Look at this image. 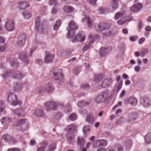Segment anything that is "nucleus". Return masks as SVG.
<instances>
[{
	"mask_svg": "<svg viewBox=\"0 0 151 151\" xmlns=\"http://www.w3.org/2000/svg\"><path fill=\"white\" fill-rule=\"evenodd\" d=\"M78 27L77 24L74 21L72 20L68 22L67 29L68 30L67 37L73 42L76 43L78 41L83 42L85 40V36L83 32L79 33L77 35H75V31Z\"/></svg>",
	"mask_w": 151,
	"mask_h": 151,
	"instance_id": "obj_1",
	"label": "nucleus"
},
{
	"mask_svg": "<svg viewBox=\"0 0 151 151\" xmlns=\"http://www.w3.org/2000/svg\"><path fill=\"white\" fill-rule=\"evenodd\" d=\"M49 75L52 79L61 82L63 81L64 75L62 70L60 68L52 69L49 73Z\"/></svg>",
	"mask_w": 151,
	"mask_h": 151,
	"instance_id": "obj_2",
	"label": "nucleus"
},
{
	"mask_svg": "<svg viewBox=\"0 0 151 151\" xmlns=\"http://www.w3.org/2000/svg\"><path fill=\"white\" fill-rule=\"evenodd\" d=\"M53 86L50 83H46L43 88L39 87L36 88L35 92L37 94H40L43 92H45L48 93H51L54 90Z\"/></svg>",
	"mask_w": 151,
	"mask_h": 151,
	"instance_id": "obj_3",
	"label": "nucleus"
},
{
	"mask_svg": "<svg viewBox=\"0 0 151 151\" xmlns=\"http://www.w3.org/2000/svg\"><path fill=\"white\" fill-rule=\"evenodd\" d=\"M76 127L73 124L68 126V131H67V140L70 143H73L74 141L73 136L74 132L76 130Z\"/></svg>",
	"mask_w": 151,
	"mask_h": 151,
	"instance_id": "obj_4",
	"label": "nucleus"
},
{
	"mask_svg": "<svg viewBox=\"0 0 151 151\" xmlns=\"http://www.w3.org/2000/svg\"><path fill=\"white\" fill-rule=\"evenodd\" d=\"M102 79V76L100 75H95L94 77V80L95 82L99 83L101 86L103 88H107L111 84L113 81L111 79H109L104 81L103 82H101V80Z\"/></svg>",
	"mask_w": 151,
	"mask_h": 151,
	"instance_id": "obj_5",
	"label": "nucleus"
},
{
	"mask_svg": "<svg viewBox=\"0 0 151 151\" xmlns=\"http://www.w3.org/2000/svg\"><path fill=\"white\" fill-rule=\"evenodd\" d=\"M7 100L12 105L14 106L20 105L22 103L21 101L18 100L15 95L10 92L8 93Z\"/></svg>",
	"mask_w": 151,
	"mask_h": 151,
	"instance_id": "obj_6",
	"label": "nucleus"
},
{
	"mask_svg": "<svg viewBox=\"0 0 151 151\" xmlns=\"http://www.w3.org/2000/svg\"><path fill=\"white\" fill-rule=\"evenodd\" d=\"M109 95V93L107 91L101 93L99 95L96 97L94 99V100L96 104L102 103L108 98Z\"/></svg>",
	"mask_w": 151,
	"mask_h": 151,
	"instance_id": "obj_7",
	"label": "nucleus"
},
{
	"mask_svg": "<svg viewBox=\"0 0 151 151\" xmlns=\"http://www.w3.org/2000/svg\"><path fill=\"white\" fill-rule=\"evenodd\" d=\"M2 76L3 78H5L8 77L13 76V78H17L18 79H20L23 77L20 73H16L15 72L10 71H6Z\"/></svg>",
	"mask_w": 151,
	"mask_h": 151,
	"instance_id": "obj_8",
	"label": "nucleus"
},
{
	"mask_svg": "<svg viewBox=\"0 0 151 151\" xmlns=\"http://www.w3.org/2000/svg\"><path fill=\"white\" fill-rule=\"evenodd\" d=\"M35 48H36L35 47L32 48L29 51L30 54L29 55V54H27L26 52H22L19 55V58L22 60L24 63L26 64L27 63L28 61V57L32 54V52L35 50Z\"/></svg>",
	"mask_w": 151,
	"mask_h": 151,
	"instance_id": "obj_9",
	"label": "nucleus"
},
{
	"mask_svg": "<svg viewBox=\"0 0 151 151\" xmlns=\"http://www.w3.org/2000/svg\"><path fill=\"white\" fill-rule=\"evenodd\" d=\"M45 106L48 111L56 109L59 106H63V104L54 101L47 102L45 104Z\"/></svg>",
	"mask_w": 151,
	"mask_h": 151,
	"instance_id": "obj_10",
	"label": "nucleus"
},
{
	"mask_svg": "<svg viewBox=\"0 0 151 151\" xmlns=\"http://www.w3.org/2000/svg\"><path fill=\"white\" fill-rule=\"evenodd\" d=\"M5 27L8 31H12L14 29V23L13 21L7 19L6 21Z\"/></svg>",
	"mask_w": 151,
	"mask_h": 151,
	"instance_id": "obj_11",
	"label": "nucleus"
},
{
	"mask_svg": "<svg viewBox=\"0 0 151 151\" xmlns=\"http://www.w3.org/2000/svg\"><path fill=\"white\" fill-rule=\"evenodd\" d=\"M54 58V56L53 54L49 52H46L44 62L47 63H50L52 61Z\"/></svg>",
	"mask_w": 151,
	"mask_h": 151,
	"instance_id": "obj_12",
	"label": "nucleus"
},
{
	"mask_svg": "<svg viewBox=\"0 0 151 151\" xmlns=\"http://www.w3.org/2000/svg\"><path fill=\"white\" fill-rule=\"evenodd\" d=\"M107 145V142L106 140L101 139L96 140L93 144V145L94 147H97L100 146H105Z\"/></svg>",
	"mask_w": 151,
	"mask_h": 151,
	"instance_id": "obj_13",
	"label": "nucleus"
},
{
	"mask_svg": "<svg viewBox=\"0 0 151 151\" xmlns=\"http://www.w3.org/2000/svg\"><path fill=\"white\" fill-rule=\"evenodd\" d=\"M120 77L119 76L117 77L116 79L117 82L114 87V90L117 93L121 89L122 86V81H120Z\"/></svg>",
	"mask_w": 151,
	"mask_h": 151,
	"instance_id": "obj_14",
	"label": "nucleus"
},
{
	"mask_svg": "<svg viewBox=\"0 0 151 151\" xmlns=\"http://www.w3.org/2000/svg\"><path fill=\"white\" fill-rule=\"evenodd\" d=\"M142 7V4L138 3L134 4L130 8V11L132 12H137L139 11Z\"/></svg>",
	"mask_w": 151,
	"mask_h": 151,
	"instance_id": "obj_15",
	"label": "nucleus"
},
{
	"mask_svg": "<svg viewBox=\"0 0 151 151\" xmlns=\"http://www.w3.org/2000/svg\"><path fill=\"white\" fill-rule=\"evenodd\" d=\"M125 101L127 102L128 104H129L133 106L136 105L137 103L136 99L134 97L129 98L125 100Z\"/></svg>",
	"mask_w": 151,
	"mask_h": 151,
	"instance_id": "obj_16",
	"label": "nucleus"
},
{
	"mask_svg": "<svg viewBox=\"0 0 151 151\" xmlns=\"http://www.w3.org/2000/svg\"><path fill=\"white\" fill-rule=\"evenodd\" d=\"M17 3L19 5L18 7L21 9H24L29 6V3L26 2L19 1Z\"/></svg>",
	"mask_w": 151,
	"mask_h": 151,
	"instance_id": "obj_17",
	"label": "nucleus"
},
{
	"mask_svg": "<svg viewBox=\"0 0 151 151\" xmlns=\"http://www.w3.org/2000/svg\"><path fill=\"white\" fill-rule=\"evenodd\" d=\"M94 37L92 35H90L88 39L90 44L88 45L85 46L83 48V51H86L88 50L91 47V44L93 43L94 40Z\"/></svg>",
	"mask_w": 151,
	"mask_h": 151,
	"instance_id": "obj_18",
	"label": "nucleus"
},
{
	"mask_svg": "<svg viewBox=\"0 0 151 151\" xmlns=\"http://www.w3.org/2000/svg\"><path fill=\"white\" fill-rule=\"evenodd\" d=\"M86 19L87 20V24L88 27L90 28L91 27L93 26V23L92 20L88 17H86V18H84L82 19V22H84Z\"/></svg>",
	"mask_w": 151,
	"mask_h": 151,
	"instance_id": "obj_19",
	"label": "nucleus"
},
{
	"mask_svg": "<svg viewBox=\"0 0 151 151\" xmlns=\"http://www.w3.org/2000/svg\"><path fill=\"white\" fill-rule=\"evenodd\" d=\"M12 120V118L4 117L1 119V122L2 124L5 125L9 124Z\"/></svg>",
	"mask_w": 151,
	"mask_h": 151,
	"instance_id": "obj_20",
	"label": "nucleus"
},
{
	"mask_svg": "<svg viewBox=\"0 0 151 151\" xmlns=\"http://www.w3.org/2000/svg\"><path fill=\"white\" fill-rule=\"evenodd\" d=\"M24 124H26V125H29V124L27 122V120L26 119H22L18 120L17 122L16 123V124H14V125L15 126H20Z\"/></svg>",
	"mask_w": 151,
	"mask_h": 151,
	"instance_id": "obj_21",
	"label": "nucleus"
},
{
	"mask_svg": "<svg viewBox=\"0 0 151 151\" xmlns=\"http://www.w3.org/2000/svg\"><path fill=\"white\" fill-rule=\"evenodd\" d=\"M47 143L46 142H44L40 145V146L38 147L37 151H46V149Z\"/></svg>",
	"mask_w": 151,
	"mask_h": 151,
	"instance_id": "obj_22",
	"label": "nucleus"
},
{
	"mask_svg": "<svg viewBox=\"0 0 151 151\" xmlns=\"http://www.w3.org/2000/svg\"><path fill=\"white\" fill-rule=\"evenodd\" d=\"M141 103L145 107H148L150 105V103L149 100L147 99H144L142 98L140 99Z\"/></svg>",
	"mask_w": 151,
	"mask_h": 151,
	"instance_id": "obj_23",
	"label": "nucleus"
},
{
	"mask_svg": "<svg viewBox=\"0 0 151 151\" xmlns=\"http://www.w3.org/2000/svg\"><path fill=\"white\" fill-rule=\"evenodd\" d=\"M94 117L91 114H90L88 115L86 119V121L89 123H91L94 122Z\"/></svg>",
	"mask_w": 151,
	"mask_h": 151,
	"instance_id": "obj_24",
	"label": "nucleus"
},
{
	"mask_svg": "<svg viewBox=\"0 0 151 151\" xmlns=\"http://www.w3.org/2000/svg\"><path fill=\"white\" fill-rule=\"evenodd\" d=\"M34 114L37 116H42L44 115L43 111L41 109L36 110L34 113Z\"/></svg>",
	"mask_w": 151,
	"mask_h": 151,
	"instance_id": "obj_25",
	"label": "nucleus"
},
{
	"mask_svg": "<svg viewBox=\"0 0 151 151\" xmlns=\"http://www.w3.org/2000/svg\"><path fill=\"white\" fill-rule=\"evenodd\" d=\"M13 112L15 114L20 116L21 114H22L24 112V109L22 108H19L17 109L14 110Z\"/></svg>",
	"mask_w": 151,
	"mask_h": 151,
	"instance_id": "obj_26",
	"label": "nucleus"
},
{
	"mask_svg": "<svg viewBox=\"0 0 151 151\" xmlns=\"http://www.w3.org/2000/svg\"><path fill=\"white\" fill-rule=\"evenodd\" d=\"M83 132L86 135H87L90 132V128L89 126L87 125L84 126L83 129Z\"/></svg>",
	"mask_w": 151,
	"mask_h": 151,
	"instance_id": "obj_27",
	"label": "nucleus"
},
{
	"mask_svg": "<svg viewBox=\"0 0 151 151\" xmlns=\"http://www.w3.org/2000/svg\"><path fill=\"white\" fill-rule=\"evenodd\" d=\"M145 140L146 143L149 144L151 142V133H148L145 136Z\"/></svg>",
	"mask_w": 151,
	"mask_h": 151,
	"instance_id": "obj_28",
	"label": "nucleus"
},
{
	"mask_svg": "<svg viewBox=\"0 0 151 151\" xmlns=\"http://www.w3.org/2000/svg\"><path fill=\"white\" fill-rule=\"evenodd\" d=\"M108 50L107 48H101L100 50L99 54L101 57L104 56L107 52Z\"/></svg>",
	"mask_w": 151,
	"mask_h": 151,
	"instance_id": "obj_29",
	"label": "nucleus"
},
{
	"mask_svg": "<svg viewBox=\"0 0 151 151\" xmlns=\"http://www.w3.org/2000/svg\"><path fill=\"white\" fill-rule=\"evenodd\" d=\"M37 30L41 33H45L47 32V29L45 27H37Z\"/></svg>",
	"mask_w": 151,
	"mask_h": 151,
	"instance_id": "obj_30",
	"label": "nucleus"
},
{
	"mask_svg": "<svg viewBox=\"0 0 151 151\" xmlns=\"http://www.w3.org/2000/svg\"><path fill=\"white\" fill-rule=\"evenodd\" d=\"M77 116L75 113H72L69 116L68 119L70 121H73L76 119Z\"/></svg>",
	"mask_w": 151,
	"mask_h": 151,
	"instance_id": "obj_31",
	"label": "nucleus"
},
{
	"mask_svg": "<svg viewBox=\"0 0 151 151\" xmlns=\"http://www.w3.org/2000/svg\"><path fill=\"white\" fill-rule=\"evenodd\" d=\"M55 148V144H52L49 146L48 150H46V151H54Z\"/></svg>",
	"mask_w": 151,
	"mask_h": 151,
	"instance_id": "obj_32",
	"label": "nucleus"
},
{
	"mask_svg": "<svg viewBox=\"0 0 151 151\" xmlns=\"http://www.w3.org/2000/svg\"><path fill=\"white\" fill-rule=\"evenodd\" d=\"M61 23L60 21L59 20H58L56 22L53 27V29L54 30H58L60 25Z\"/></svg>",
	"mask_w": 151,
	"mask_h": 151,
	"instance_id": "obj_33",
	"label": "nucleus"
},
{
	"mask_svg": "<svg viewBox=\"0 0 151 151\" xmlns=\"http://www.w3.org/2000/svg\"><path fill=\"white\" fill-rule=\"evenodd\" d=\"M75 10L74 9L70 6H67V13L73 12Z\"/></svg>",
	"mask_w": 151,
	"mask_h": 151,
	"instance_id": "obj_34",
	"label": "nucleus"
},
{
	"mask_svg": "<svg viewBox=\"0 0 151 151\" xmlns=\"http://www.w3.org/2000/svg\"><path fill=\"white\" fill-rule=\"evenodd\" d=\"M77 142L79 145L81 146H83L85 143V141L83 138H78Z\"/></svg>",
	"mask_w": 151,
	"mask_h": 151,
	"instance_id": "obj_35",
	"label": "nucleus"
},
{
	"mask_svg": "<svg viewBox=\"0 0 151 151\" xmlns=\"http://www.w3.org/2000/svg\"><path fill=\"white\" fill-rule=\"evenodd\" d=\"M22 37L23 38V40H19L17 42L18 45L20 46H22L23 44L24 43V41L26 39L25 36L24 35H22Z\"/></svg>",
	"mask_w": 151,
	"mask_h": 151,
	"instance_id": "obj_36",
	"label": "nucleus"
},
{
	"mask_svg": "<svg viewBox=\"0 0 151 151\" xmlns=\"http://www.w3.org/2000/svg\"><path fill=\"white\" fill-rule=\"evenodd\" d=\"M90 102H84L83 101H79L78 103V107H81L82 106H84L88 105Z\"/></svg>",
	"mask_w": 151,
	"mask_h": 151,
	"instance_id": "obj_37",
	"label": "nucleus"
},
{
	"mask_svg": "<svg viewBox=\"0 0 151 151\" xmlns=\"http://www.w3.org/2000/svg\"><path fill=\"white\" fill-rule=\"evenodd\" d=\"M106 24H100L98 25V28L99 31H102L104 29H106Z\"/></svg>",
	"mask_w": 151,
	"mask_h": 151,
	"instance_id": "obj_38",
	"label": "nucleus"
},
{
	"mask_svg": "<svg viewBox=\"0 0 151 151\" xmlns=\"http://www.w3.org/2000/svg\"><path fill=\"white\" fill-rule=\"evenodd\" d=\"M132 145V141L131 140H128L125 143V146L127 149L130 148Z\"/></svg>",
	"mask_w": 151,
	"mask_h": 151,
	"instance_id": "obj_39",
	"label": "nucleus"
},
{
	"mask_svg": "<svg viewBox=\"0 0 151 151\" xmlns=\"http://www.w3.org/2000/svg\"><path fill=\"white\" fill-rule=\"evenodd\" d=\"M127 21H128L127 20H125L124 19H122L117 21V23L119 25H122Z\"/></svg>",
	"mask_w": 151,
	"mask_h": 151,
	"instance_id": "obj_40",
	"label": "nucleus"
},
{
	"mask_svg": "<svg viewBox=\"0 0 151 151\" xmlns=\"http://www.w3.org/2000/svg\"><path fill=\"white\" fill-rule=\"evenodd\" d=\"M114 147L115 150H117L118 151H123L122 147L119 144H116Z\"/></svg>",
	"mask_w": 151,
	"mask_h": 151,
	"instance_id": "obj_41",
	"label": "nucleus"
},
{
	"mask_svg": "<svg viewBox=\"0 0 151 151\" xmlns=\"http://www.w3.org/2000/svg\"><path fill=\"white\" fill-rule=\"evenodd\" d=\"M124 12H118L114 16L115 18L116 19H117L120 18L121 17L124 15Z\"/></svg>",
	"mask_w": 151,
	"mask_h": 151,
	"instance_id": "obj_42",
	"label": "nucleus"
},
{
	"mask_svg": "<svg viewBox=\"0 0 151 151\" xmlns=\"http://www.w3.org/2000/svg\"><path fill=\"white\" fill-rule=\"evenodd\" d=\"M113 4L112 7L114 9H116L118 7L117 1V0H112Z\"/></svg>",
	"mask_w": 151,
	"mask_h": 151,
	"instance_id": "obj_43",
	"label": "nucleus"
},
{
	"mask_svg": "<svg viewBox=\"0 0 151 151\" xmlns=\"http://www.w3.org/2000/svg\"><path fill=\"white\" fill-rule=\"evenodd\" d=\"M23 15L24 18L28 19L30 18L31 15V14L27 12H25L23 13Z\"/></svg>",
	"mask_w": 151,
	"mask_h": 151,
	"instance_id": "obj_44",
	"label": "nucleus"
},
{
	"mask_svg": "<svg viewBox=\"0 0 151 151\" xmlns=\"http://www.w3.org/2000/svg\"><path fill=\"white\" fill-rule=\"evenodd\" d=\"M10 137L7 134H4L2 137V139L6 142L8 141L10 139Z\"/></svg>",
	"mask_w": 151,
	"mask_h": 151,
	"instance_id": "obj_45",
	"label": "nucleus"
},
{
	"mask_svg": "<svg viewBox=\"0 0 151 151\" xmlns=\"http://www.w3.org/2000/svg\"><path fill=\"white\" fill-rule=\"evenodd\" d=\"M57 3V1L56 0H50L49 4L50 5L55 6Z\"/></svg>",
	"mask_w": 151,
	"mask_h": 151,
	"instance_id": "obj_46",
	"label": "nucleus"
},
{
	"mask_svg": "<svg viewBox=\"0 0 151 151\" xmlns=\"http://www.w3.org/2000/svg\"><path fill=\"white\" fill-rule=\"evenodd\" d=\"M81 87L82 88L84 89H87L89 88V86L87 84H82Z\"/></svg>",
	"mask_w": 151,
	"mask_h": 151,
	"instance_id": "obj_47",
	"label": "nucleus"
},
{
	"mask_svg": "<svg viewBox=\"0 0 151 151\" xmlns=\"http://www.w3.org/2000/svg\"><path fill=\"white\" fill-rule=\"evenodd\" d=\"M6 49L5 45H3L0 46V51L1 52H4Z\"/></svg>",
	"mask_w": 151,
	"mask_h": 151,
	"instance_id": "obj_48",
	"label": "nucleus"
},
{
	"mask_svg": "<svg viewBox=\"0 0 151 151\" xmlns=\"http://www.w3.org/2000/svg\"><path fill=\"white\" fill-rule=\"evenodd\" d=\"M122 105V102L121 101H119L117 104L114 106L113 108L112 109L113 110H115V109L118 107V106H120Z\"/></svg>",
	"mask_w": 151,
	"mask_h": 151,
	"instance_id": "obj_49",
	"label": "nucleus"
},
{
	"mask_svg": "<svg viewBox=\"0 0 151 151\" xmlns=\"http://www.w3.org/2000/svg\"><path fill=\"white\" fill-rule=\"evenodd\" d=\"M122 119L123 117H121L119 119H118L116 122V124L119 125L122 123L123 122V121L122 120Z\"/></svg>",
	"mask_w": 151,
	"mask_h": 151,
	"instance_id": "obj_50",
	"label": "nucleus"
},
{
	"mask_svg": "<svg viewBox=\"0 0 151 151\" xmlns=\"http://www.w3.org/2000/svg\"><path fill=\"white\" fill-rule=\"evenodd\" d=\"M35 63L39 65H41L43 63L42 60L40 59H37L35 60Z\"/></svg>",
	"mask_w": 151,
	"mask_h": 151,
	"instance_id": "obj_51",
	"label": "nucleus"
},
{
	"mask_svg": "<svg viewBox=\"0 0 151 151\" xmlns=\"http://www.w3.org/2000/svg\"><path fill=\"white\" fill-rule=\"evenodd\" d=\"M72 109L71 106L70 105H67V112H69L72 111Z\"/></svg>",
	"mask_w": 151,
	"mask_h": 151,
	"instance_id": "obj_52",
	"label": "nucleus"
},
{
	"mask_svg": "<svg viewBox=\"0 0 151 151\" xmlns=\"http://www.w3.org/2000/svg\"><path fill=\"white\" fill-rule=\"evenodd\" d=\"M89 3L92 5L96 4L97 0H88Z\"/></svg>",
	"mask_w": 151,
	"mask_h": 151,
	"instance_id": "obj_53",
	"label": "nucleus"
},
{
	"mask_svg": "<svg viewBox=\"0 0 151 151\" xmlns=\"http://www.w3.org/2000/svg\"><path fill=\"white\" fill-rule=\"evenodd\" d=\"M58 10V8L54 7L52 11V14H55L56 13Z\"/></svg>",
	"mask_w": 151,
	"mask_h": 151,
	"instance_id": "obj_54",
	"label": "nucleus"
},
{
	"mask_svg": "<svg viewBox=\"0 0 151 151\" xmlns=\"http://www.w3.org/2000/svg\"><path fill=\"white\" fill-rule=\"evenodd\" d=\"M147 49H145L144 50L142 51L140 53L141 56L144 57L146 53L147 52Z\"/></svg>",
	"mask_w": 151,
	"mask_h": 151,
	"instance_id": "obj_55",
	"label": "nucleus"
},
{
	"mask_svg": "<svg viewBox=\"0 0 151 151\" xmlns=\"http://www.w3.org/2000/svg\"><path fill=\"white\" fill-rule=\"evenodd\" d=\"M140 68H141L140 66L139 65H137L135 67L134 69L135 71L136 72H139L140 70Z\"/></svg>",
	"mask_w": 151,
	"mask_h": 151,
	"instance_id": "obj_56",
	"label": "nucleus"
},
{
	"mask_svg": "<svg viewBox=\"0 0 151 151\" xmlns=\"http://www.w3.org/2000/svg\"><path fill=\"white\" fill-rule=\"evenodd\" d=\"M139 25H138V29L139 30L141 29L142 28V26H143L142 23V21H139Z\"/></svg>",
	"mask_w": 151,
	"mask_h": 151,
	"instance_id": "obj_57",
	"label": "nucleus"
},
{
	"mask_svg": "<svg viewBox=\"0 0 151 151\" xmlns=\"http://www.w3.org/2000/svg\"><path fill=\"white\" fill-rule=\"evenodd\" d=\"M145 40V39L144 38H140L139 41V43L141 44H142L143 42Z\"/></svg>",
	"mask_w": 151,
	"mask_h": 151,
	"instance_id": "obj_58",
	"label": "nucleus"
},
{
	"mask_svg": "<svg viewBox=\"0 0 151 151\" xmlns=\"http://www.w3.org/2000/svg\"><path fill=\"white\" fill-rule=\"evenodd\" d=\"M135 120L134 117L132 116V115H130L129 117V122H132L134 121Z\"/></svg>",
	"mask_w": 151,
	"mask_h": 151,
	"instance_id": "obj_59",
	"label": "nucleus"
},
{
	"mask_svg": "<svg viewBox=\"0 0 151 151\" xmlns=\"http://www.w3.org/2000/svg\"><path fill=\"white\" fill-rule=\"evenodd\" d=\"M97 151H107V150L104 148L101 147L98 148Z\"/></svg>",
	"mask_w": 151,
	"mask_h": 151,
	"instance_id": "obj_60",
	"label": "nucleus"
},
{
	"mask_svg": "<svg viewBox=\"0 0 151 151\" xmlns=\"http://www.w3.org/2000/svg\"><path fill=\"white\" fill-rule=\"evenodd\" d=\"M104 11V9L102 7H100L99 9V12L100 13H103Z\"/></svg>",
	"mask_w": 151,
	"mask_h": 151,
	"instance_id": "obj_61",
	"label": "nucleus"
},
{
	"mask_svg": "<svg viewBox=\"0 0 151 151\" xmlns=\"http://www.w3.org/2000/svg\"><path fill=\"white\" fill-rule=\"evenodd\" d=\"M136 37H130L129 39L132 41H134L136 40Z\"/></svg>",
	"mask_w": 151,
	"mask_h": 151,
	"instance_id": "obj_62",
	"label": "nucleus"
},
{
	"mask_svg": "<svg viewBox=\"0 0 151 151\" xmlns=\"http://www.w3.org/2000/svg\"><path fill=\"white\" fill-rule=\"evenodd\" d=\"M125 94V91L124 90H123L122 91L120 95V97H123Z\"/></svg>",
	"mask_w": 151,
	"mask_h": 151,
	"instance_id": "obj_63",
	"label": "nucleus"
},
{
	"mask_svg": "<svg viewBox=\"0 0 151 151\" xmlns=\"http://www.w3.org/2000/svg\"><path fill=\"white\" fill-rule=\"evenodd\" d=\"M7 151H20L18 149L16 148H12L10 149L9 150Z\"/></svg>",
	"mask_w": 151,
	"mask_h": 151,
	"instance_id": "obj_64",
	"label": "nucleus"
}]
</instances>
